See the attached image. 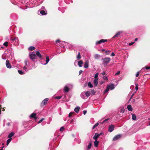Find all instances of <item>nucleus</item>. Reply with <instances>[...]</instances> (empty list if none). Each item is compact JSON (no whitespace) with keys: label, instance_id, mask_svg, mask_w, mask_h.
Masks as SVG:
<instances>
[{"label":"nucleus","instance_id":"2eb2a0df","mask_svg":"<svg viewBox=\"0 0 150 150\" xmlns=\"http://www.w3.org/2000/svg\"><path fill=\"white\" fill-rule=\"evenodd\" d=\"M83 64V62L82 60H80L78 62V64L79 67H81Z\"/></svg>","mask_w":150,"mask_h":150},{"label":"nucleus","instance_id":"e433bc0d","mask_svg":"<svg viewBox=\"0 0 150 150\" xmlns=\"http://www.w3.org/2000/svg\"><path fill=\"white\" fill-rule=\"evenodd\" d=\"M98 73H97L95 75V76H94V78L95 79H98Z\"/></svg>","mask_w":150,"mask_h":150},{"label":"nucleus","instance_id":"423d86ee","mask_svg":"<svg viewBox=\"0 0 150 150\" xmlns=\"http://www.w3.org/2000/svg\"><path fill=\"white\" fill-rule=\"evenodd\" d=\"M107 41V40L106 39H101L99 41H97L96 42V45L102 43H103Z\"/></svg>","mask_w":150,"mask_h":150},{"label":"nucleus","instance_id":"393cba45","mask_svg":"<svg viewBox=\"0 0 150 150\" xmlns=\"http://www.w3.org/2000/svg\"><path fill=\"white\" fill-rule=\"evenodd\" d=\"M64 91L66 92H67L69 91V88L67 86H65L64 88Z\"/></svg>","mask_w":150,"mask_h":150},{"label":"nucleus","instance_id":"dca6fc26","mask_svg":"<svg viewBox=\"0 0 150 150\" xmlns=\"http://www.w3.org/2000/svg\"><path fill=\"white\" fill-rule=\"evenodd\" d=\"M11 40L12 41V42H14V41H17V44H18V38H11Z\"/></svg>","mask_w":150,"mask_h":150},{"label":"nucleus","instance_id":"4468645a","mask_svg":"<svg viewBox=\"0 0 150 150\" xmlns=\"http://www.w3.org/2000/svg\"><path fill=\"white\" fill-rule=\"evenodd\" d=\"M36 55L39 58L41 59L42 57V55L39 51H37L36 52Z\"/></svg>","mask_w":150,"mask_h":150},{"label":"nucleus","instance_id":"f257e3e1","mask_svg":"<svg viewBox=\"0 0 150 150\" xmlns=\"http://www.w3.org/2000/svg\"><path fill=\"white\" fill-rule=\"evenodd\" d=\"M114 85L113 84H111L108 85L107 86L104 93H105L108 92L110 89L112 90L114 88Z\"/></svg>","mask_w":150,"mask_h":150},{"label":"nucleus","instance_id":"e2e57ef3","mask_svg":"<svg viewBox=\"0 0 150 150\" xmlns=\"http://www.w3.org/2000/svg\"><path fill=\"white\" fill-rule=\"evenodd\" d=\"M1 105H0V114H1Z\"/></svg>","mask_w":150,"mask_h":150},{"label":"nucleus","instance_id":"79ce46f5","mask_svg":"<svg viewBox=\"0 0 150 150\" xmlns=\"http://www.w3.org/2000/svg\"><path fill=\"white\" fill-rule=\"evenodd\" d=\"M62 97L61 96H58L56 97L55 98L57 99H59Z\"/></svg>","mask_w":150,"mask_h":150},{"label":"nucleus","instance_id":"f8f14e48","mask_svg":"<svg viewBox=\"0 0 150 150\" xmlns=\"http://www.w3.org/2000/svg\"><path fill=\"white\" fill-rule=\"evenodd\" d=\"M98 134L97 133H96L94 135V136L93 137V139L94 140H97L98 138L99 137Z\"/></svg>","mask_w":150,"mask_h":150},{"label":"nucleus","instance_id":"de8ad7c7","mask_svg":"<svg viewBox=\"0 0 150 150\" xmlns=\"http://www.w3.org/2000/svg\"><path fill=\"white\" fill-rule=\"evenodd\" d=\"M28 62V61L27 60H26L25 61V64L26 66H27V63Z\"/></svg>","mask_w":150,"mask_h":150},{"label":"nucleus","instance_id":"49530a36","mask_svg":"<svg viewBox=\"0 0 150 150\" xmlns=\"http://www.w3.org/2000/svg\"><path fill=\"white\" fill-rule=\"evenodd\" d=\"M103 79L105 80H108V78L107 76H104L103 77Z\"/></svg>","mask_w":150,"mask_h":150},{"label":"nucleus","instance_id":"a211bd4d","mask_svg":"<svg viewBox=\"0 0 150 150\" xmlns=\"http://www.w3.org/2000/svg\"><path fill=\"white\" fill-rule=\"evenodd\" d=\"M95 140L94 143V146L96 147H97L99 143V142L97 140Z\"/></svg>","mask_w":150,"mask_h":150},{"label":"nucleus","instance_id":"f3484780","mask_svg":"<svg viewBox=\"0 0 150 150\" xmlns=\"http://www.w3.org/2000/svg\"><path fill=\"white\" fill-rule=\"evenodd\" d=\"M36 116V114L35 113H33L30 115V117L31 118H33L35 119H36L37 117Z\"/></svg>","mask_w":150,"mask_h":150},{"label":"nucleus","instance_id":"f704fd0d","mask_svg":"<svg viewBox=\"0 0 150 150\" xmlns=\"http://www.w3.org/2000/svg\"><path fill=\"white\" fill-rule=\"evenodd\" d=\"M91 145H92L91 143H90L89 144L87 147L88 150H89L91 148Z\"/></svg>","mask_w":150,"mask_h":150},{"label":"nucleus","instance_id":"5fc2aeb1","mask_svg":"<svg viewBox=\"0 0 150 150\" xmlns=\"http://www.w3.org/2000/svg\"><path fill=\"white\" fill-rule=\"evenodd\" d=\"M87 111L86 110H84L83 111V113L84 115H85L86 114V113Z\"/></svg>","mask_w":150,"mask_h":150},{"label":"nucleus","instance_id":"6ab92c4d","mask_svg":"<svg viewBox=\"0 0 150 150\" xmlns=\"http://www.w3.org/2000/svg\"><path fill=\"white\" fill-rule=\"evenodd\" d=\"M85 93L86 96V97L87 98L90 95L91 92L89 91H87L85 92Z\"/></svg>","mask_w":150,"mask_h":150},{"label":"nucleus","instance_id":"7c9ffc66","mask_svg":"<svg viewBox=\"0 0 150 150\" xmlns=\"http://www.w3.org/2000/svg\"><path fill=\"white\" fill-rule=\"evenodd\" d=\"M99 125V123L98 122L96 123L94 125L93 127V129H94L96 127L98 126Z\"/></svg>","mask_w":150,"mask_h":150},{"label":"nucleus","instance_id":"cd10ccee","mask_svg":"<svg viewBox=\"0 0 150 150\" xmlns=\"http://www.w3.org/2000/svg\"><path fill=\"white\" fill-rule=\"evenodd\" d=\"M100 57V55L98 54H96L94 56V58L96 59H98Z\"/></svg>","mask_w":150,"mask_h":150},{"label":"nucleus","instance_id":"ea45409f","mask_svg":"<svg viewBox=\"0 0 150 150\" xmlns=\"http://www.w3.org/2000/svg\"><path fill=\"white\" fill-rule=\"evenodd\" d=\"M64 127H62L60 128V130L61 132H62L64 130Z\"/></svg>","mask_w":150,"mask_h":150},{"label":"nucleus","instance_id":"7ed1b4c3","mask_svg":"<svg viewBox=\"0 0 150 150\" xmlns=\"http://www.w3.org/2000/svg\"><path fill=\"white\" fill-rule=\"evenodd\" d=\"M103 63L104 65H106L109 62L110 59L109 57H106L103 59Z\"/></svg>","mask_w":150,"mask_h":150},{"label":"nucleus","instance_id":"412c9836","mask_svg":"<svg viewBox=\"0 0 150 150\" xmlns=\"http://www.w3.org/2000/svg\"><path fill=\"white\" fill-rule=\"evenodd\" d=\"M127 109L129 111H132V109L131 105H129L127 106Z\"/></svg>","mask_w":150,"mask_h":150},{"label":"nucleus","instance_id":"9d476101","mask_svg":"<svg viewBox=\"0 0 150 150\" xmlns=\"http://www.w3.org/2000/svg\"><path fill=\"white\" fill-rule=\"evenodd\" d=\"M6 65L7 67L8 68H11V66L9 63V62L8 60H7L6 61Z\"/></svg>","mask_w":150,"mask_h":150},{"label":"nucleus","instance_id":"13d9d810","mask_svg":"<svg viewBox=\"0 0 150 150\" xmlns=\"http://www.w3.org/2000/svg\"><path fill=\"white\" fill-rule=\"evenodd\" d=\"M102 74L103 76H104L105 74V72H103L102 73Z\"/></svg>","mask_w":150,"mask_h":150},{"label":"nucleus","instance_id":"1a4fd4ad","mask_svg":"<svg viewBox=\"0 0 150 150\" xmlns=\"http://www.w3.org/2000/svg\"><path fill=\"white\" fill-rule=\"evenodd\" d=\"M81 97L83 99H86L87 98L86 96L85 93L84 92H83L81 93Z\"/></svg>","mask_w":150,"mask_h":150},{"label":"nucleus","instance_id":"a18cd8bd","mask_svg":"<svg viewBox=\"0 0 150 150\" xmlns=\"http://www.w3.org/2000/svg\"><path fill=\"white\" fill-rule=\"evenodd\" d=\"M134 43V42H133L130 43L129 44V46H131L132 45H133Z\"/></svg>","mask_w":150,"mask_h":150},{"label":"nucleus","instance_id":"c9c22d12","mask_svg":"<svg viewBox=\"0 0 150 150\" xmlns=\"http://www.w3.org/2000/svg\"><path fill=\"white\" fill-rule=\"evenodd\" d=\"M18 73L20 74H24V72H23L21 70H18Z\"/></svg>","mask_w":150,"mask_h":150},{"label":"nucleus","instance_id":"052dcab7","mask_svg":"<svg viewBox=\"0 0 150 150\" xmlns=\"http://www.w3.org/2000/svg\"><path fill=\"white\" fill-rule=\"evenodd\" d=\"M138 40V38H136L134 40L135 41H137Z\"/></svg>","mask_w":150,"mask_h":150},{"label":"nucleus","instance_id":"3c124183","mask_svg":"<svg viewBox=\"0 0 150 150\" xmlns=\"http://www.w3.org/2000/svg\"><path fill=\"white\" fill-rule=\"evenodd\" d=\"M110 53V51H106V52H105V53L106 54H109Z\"/></svg>","mask_w":150,"mask_h":150},{"label":"nucleus","instance_id":"c756f323","mask_svg":"<svg viewBox=\"0 0 150 150\" xmlns=\"http://www.w3.org/2000/svg\"><path fill=\"white\" fill-rule=\"evenodd\" d=\"M77 58L78 59H81V57L80 55V53L79 52V53L77 56Z\"/></svg>","mask_w":150,"mask_h":150},{"label":"nucleus","instance_id":"6e6552de","mask_svg":"<svg viewBox=\"0 0 150 150\" xmlns=\"http://www.w3.org/2000/svg\"><path fill=\"white\" fill-rule=\"evenodd\" d=\"M89 62L88 61L86 60L85 63L84 64V68H88L89 66Z\"/></svg>","mask_w":150,"mask_h":150},{"label":"nucleus","instance_id":"a19ab883","mask_svg":"<svg viewBox=\"0 0 150 150\" xmlns=\"http://www.w3.org/2000/svg\"><path fill=\"white\" fill-rule=\"evenodd\" d=\"M4 45L5 46H8V42H4Z\"/></svg>","mask_w":150,"mask_h":150},{"label":"nucleus","instance_id":"f03ea898","mask_svg":"<svg viewBox=\"0 0 150 150\" xmlns=\"http://www.w3.org/2000/svg\"><path fill=\"white\" fill-rule=\"evenodd\" d=\"M29 55L30 58L33 61H34L37 58V56L35 54L29 53Z\"/></svg>","mask_w":150,"mask_h":150},{"label":"nucleus","instance_id":"9b49d317","mask_svg":"<svg viewBox=\"0 0 150 150\" xmlns=\"http://www.w3.org/2000/svg\"><path fill=\"white\" fill-rule=\"evenodd\" d=\"M121 135H118L115 136L113 139V141H116L119 139L121 137Z\"/></svg>","mask_w":150,"mask_h":150},{"label":"nucleus","instance_id":"774afa93","mask_svg":"<svg viewBox=\"0 0 150 150\" xmlns=\"http://www.w3.org/2000/svg\"><path fill=\"white\" fill-rule=\"evenodd\" d=\"M149 125L150 126V122H149Z\"/></svg>","mask_w":150,"mask_h":150},{"label":"nucleus","instance_id":"aec40b11","mask_svg":"<svg viewBox=\"0 0 150 150\" xmlns=\"http://www.w3.org/2000/svg\"><path fill=\"white\" fill-rule=\"evenodd\" d=\"M122 33V31L118 32L112 38H115L116 37L120 36V34Z\"/></svg>","mask_w":150,"mask_h":150},{"label":"nucleus","instance_id":"09e8293b","mask_svg":"<svg viewBox=\"0 0 150 150\" xmlns=\"http://www.w3.org/2000/svg\"><path fill=\"white\" fill-rule=\"evenodd\" d=\"M145 68L147 70L150 69V67H145Z\"/></svg>","mask_w":150,"mask_h":150},{"label":"nucleus","instance_id":"473e14b6","mask_svg":"<svg viewBox=\"0 0 150 150\" xmlns=\"http://www.w3.org/2000/svg\"><path fill=\"white\" fill-rule=\"evenodd\" d=\"M95 92H96L94 90H91V95L93 96L95 94Z\"/></svg>","mask_w":150,"mask_h":150},{"label":"nucleus","instance_id":"c03bdc74","mask_svg":"<svg viewBox=\"0 0 150 150\" xmlns=\"http://www.w3.org/2000/svg\"><path fill=\"white\" fill-rule=\"evenodd\" d=\"M139 71L137 72L136 75V77H137L139 76Z\"/></svg>","mask_w":150,"mask_h":150},{"label":"nucleus","instance_id":"603ef678","mask_svg":"<svg viewBox=\"0 0 150 150\" xmlns=\"http://www.w3.org/2000/svg\"><path fill=\"white\" fill-rule=\"evenodd\" d=\"M103 134V133L101 132L100 133V134H98V135L99 136H100V135H102Z\"/></svg>","mask_w":150,"mask_h":150},{"label":"nucleus","instance_id":"c85d7f7f","mask_svg":"<svg viewBox=\"0 0 150 150\" xmlns=\"http://www.w3.org/2000/svg\"><path fill=\"white\" fill-rule=\"evenodd\" d=\"M136 117L135 114L132 115V119L133 120H136Z\"/></svg>","mask_w":150,"mask_h":150},{"label":"nucleus","instance_id":"0eeeda50","mask_svg":"<svg viewBox=\"0 0 150 150\" xmlns=\"http://www.w3.org/2000/svg\"><path fill=\"white\" fill-rule=\"evenodd\" d=\"M114 129V126L112 125H110L109 126L108 131L109 132H112Z\"/></svg>","mask_w":150,"mask_h":150},{"label":"nucleus","instance_id":"a878e982","mask_svg":"<svg viewBox=\"0 0 150 150\" xmlns=\"http://www.w3.org/2000/svg\"><path fill=\"white\" fill-rule=\"evenodd\" d=\"M14 135V133L13 132H11L9 134L8 136V138H12L11 137Z\"/></svg>","mask_w":150,"mask_h":150},{"label":"nucleus","instance_id":"864d4df0","mask_svg":"<svg viewBox=\"0 0 150 150\" xmlns=\"http://www.w3.org/2000/svg\"><path fill=\"white\" fill-rule=\"evenodd\" d=\"M115 55V54L114 52H112L111 54V56H114Z\"/></svg>","mask_w":150,"mask_h":150},{"label":"nucleus","instance_id":"680f3d73","mask_svg":"<svg viewBox=\"0 0 150 150\" xmlns=\"http://www.w3.org/2000/svg\"><path fill=\"white\" fill-rule=\"evenodd\" d=\"M108 119H106L104 121V122H105L106 121H108Z\"/></svg>","mask_w":150,"mask_h":150},{"label":"nucleus","instance_id":"5701e85b","mask_svg":"<svg viewBox=\"0 0 150 150\" xmlns=\"http://www.w3.org/2000/svg\"><path fill=\"white\" fill-rule=\"evenodd\" d=\"M80 107L79 106L75 108L74 110L76 112H78L79 111Z\"/></svg>","mask_w":150,"mask_h":150},{"label":"nucleus","instance_id":"8fccbe9b","mask_svg":"<svg viewBox=\"0 0 150 150\" xmlns=\"http://www.w3.org/2000/svg\"><path fill=\"white\" fill-rule=\"evenodd\" d=\"M23 69L25 71H26L27 70V67H26V66L25 65Z\"/></svg>","mask_w":150,"mask_h":150},{"label":"nucleus","instance_id":"bb28decb","mask_svg":"<svg viewBox=\"0 0 150 150\" xmlns=\"http://www.w3.org/2000/svg\"><path fill=\"white\" fill-rule=\"evenodd\" d=\"M46 63L45 64V65L47 64V63L49 62V60H50V59H49V57L48 56H46Z\"/></svg>","mask_w":150,"mask_h":150},{"label":"nucleus","instance_id":"0e129e2a","mask_svg":"<svg viewBox=\"0 0 150 150\" xmlns=\"http://www.w3.org/2000/svg\"><path fill=\"white\" fill-rule=\"evenodd\" d=\"M4 108H3V110H3V111H4L5 110Z\"/></svg>","mask_w":150,"mask_h":150},{"label":"nucleus","instance_id":"b1692460","mask_svg":"<svg viewBox=\"0 0 150 150\" xmlns=\"http://www.w3.org/2000/svg\"><path fill=\"white\" fill-rule=\"evenodd\" d=\"M35 48V47L34 46H30L28 48V50L30 51H32L34 50Z\"/></svg>","mask_w":150,"mask_h":150},{"label":"nucleus","instance_id":"4c0bfd02","mask_svg":"<svg viewBox=\"0 0 150 150\" xmlns=\"http://www.w3.org/2000/svg\"><path fill=\"white\" fill-rule=\"evenodd\" d=\"M74 112H70L69 115V117H70L71 116L72 114L74 113Z\"/></svg>","mask_w":150,"mask_h":150},{"label":"nucleus","instance_id":"69168bd1","mask_svg":"<svg viewBox=\"0 0 150 150\" xmlns=\"http://www.w3.org/2000/svg\"><path fill=\"white\" fill-rule=\"evenodd\" d=\"M105 50H104V49H103V50H102V52H103V51H104Z\"/></svg>","mask_w":150,"mask_h":150},{"label":"nucleus","instance_id":"338daca9","mask_svg":"<svg viewBox=\"0 0 150 150\" xmlns=\"http://www.w3.org/2000/svg\"><path fill=\"white\" fill-rule=\"evenodd\" d=\"M4 146H3L2 147V148H4ZM3 150V149H1V150Z\"/></svg>","mask_w":150,"mask_h":150},{"label":"nucleus","instance_id":"20e7f679","mask_svg":"<svg viewBox=\"0 0 150 150\" xmlns=\"http://www.w3.org/2000/svg\"><path fill=\"white\" fill-rule=\"evenodd\" d=\"M56 42L57 44V45H60V44H64L66 45V44H67L68 45H69L70 46V47H71V45L63 41H60L58 39L56 41Z\"/></svg>","mask_w":150,"mask_h":150},{"label":"nucleus","instance_id":"ddd939ff","mask_svg":"<svg viewBox=\"0 0 150 150\" xmlns=\"http://www.w3.org/2000/svg\"><path fill=\"white\" fill-rule=\"evenodd\" d=\"M98 79H95L93 81L94 85L95 86H96L98 85Z\"/></svg>","mask_w":150,"mask_h":150},{"label":"nucleus","instance_id":"4be33fe9","mask_svg":"<svg viewBox=\"0 0 150 150\" xmlns=\"http://www.w3.org/2000/svg\"><path fill=\"white\" fill-rule=\"evenodd\" d=\"M40 13L42 15H45L47 14V13H46L44 10H41L40 11Z\"/></svg>","mask_w":150,"mask_h":150},{"label":"nucleus","instance_id":"bf43d9fd","mask_svg":"<svg viewBox=\"0 0 150 150\" xmlns=\"http://www.w3.org/2000/svg\"><path fill=\"white\" fill-rule=\"evenodd\" d=\"M134 93H133V94L132 95V96H131V98H132V97L134 96Z\"/></svg>","mask_w":150,"mask_h":150},{"label":"nucleus","instance_id":"39448f33","mask_svg":"<svg viewBox=\"0 0 150 150\" xmlns=\"http://www.w3.org/2000/svg\"><path fill=\"white\" fill-rule=\"evenodd\" d=\"M48 100V98H46L44 99L41 103V106L42 107L43 106L46 105Z\"/></svg>","mask_w":150,"mask_h":150},{"label":"nucleus","instance_id":"72a5a7b5","mask_svg":"<svg viewBox=\"0 0 150 150\" xmlns=\"http://www.w3.org/2000/svg\"><path fill=\"white\" fill-rule=\"evenodd\" d=\"M88 87L91 88H92L93 86V85L90 82L88 83Z\"/></svg>","mask_w":150,"mask_h":150},{"label":"nucleus","instance_id":"2f4dec72","mask_svg":"<svg viewBox=\"0 0 150 150\" xmlns=\"http://www.w3.org/2000/svg\"><path fill=\"white\" fill-rule=\"evenodd\" d=\"M12 139V138H9L7 140V145H8L9 143L11 141Z\"/></svg>","mask_w":150,"mask_h":150},{"label":"nucleus","instance_id":"37998d69","mask_svg":"<svg viewBox=\"0 0 150 150\" xmlns=\"http://www.w3.org/2000/svg\"><path fill=\"white\" fill-rule=\"evenodd\" d=\"M120 71H118L115 74V75H118V74H120Z\"/></svg>","mask_w":150,"mask_h":150},{"label":"nucleus","instance_id":"58836bf2","mask_svg":"<svg viewBox=\"0 0 150 150\" xmlns=\"http://www.w3.org/2000/svg\"><path fill=\"white\" fill-rule=\"evenodd\" d=\"M44 118H42L41 120H40L38 122V123H40L42 121H43L44 120Z\"/></svg>","mask_w":150,"mask_h":150},{"label":"nucleus","instance_id":"6e6d98bb","mask_svg":"<svg viewBox=\"0 0 150 150\" xmlns=\"http://www.w3.org/2000/svg\"><path fill=\"white\" fill-rule=\"evenodd\" d=\"M83 72V71L82 70H80L79 71V74H81Z\"/></svg>","mask_w":150,"mask_h":150},{"label":"nucleus","instance_id":"4d7b16f0","mask_svg":"<svg viewBox=\"0 0 150 150\" xmlns=\"http://www.w3.org/2000/svg\"><path fill=\"white\" fill-rule=\"evenodd\" d=\"M135 89L136 91H137L138 89V87L137 85L135 87Z\"/></svg>","mask_w":150,"mask_h":150}]
</instances>
